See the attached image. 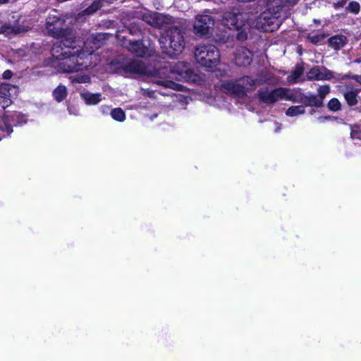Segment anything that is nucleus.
Returning a JSON list of instances; mask_svg holds the SVG:
<instances>
[{
  "mask_svg": "<svg viewBox=\"0 0 361 361\" xmlns=\"http://www.w3.org/2000/svg\"><path fill=\"white\" fill-rule=\"evenodd\" d=\"M155 23H154V27H161L165 25H168L171 23L172 18L171 16H165L164 14L156 13Z\"/></svg>",
  "mask_w": 361,
  "mask_h": 361,
  "instance_id": "obj_20",
  "label": "nucleus"
},
{
  "mask_svg": "<svg viewBox=\"0 0 361 361\" xmlns=\"http://www.w3.org/2000/svg\"><path fill=\"white\" fill-rule=\"evenodd\" d=\"M358 91L356 89L353 87L349 88L345 92H343V96L350 106H354L357 103V97Z\"/></svg>",
  "mask_w": 361,
  "mask_h": 361,
  "instance_id": "obj_18",
  "label": "nucleus"
},
{
  "mask_svg": "<svg viewBox=\"0 0 361 361\" xmlns=\"http://www.w3.org/2000/svg\"><path fill=\"white\" fill-rule=\"evenodd\" d=\"M329 44L334 49H339L346 44V37L343 35H336L329 39Z\"/></svg>",
  "mask_w": 361,
  "mask_h": 361,
  "instance_id": "obj_19",
  "label": "nucleus"
},
{
  "mask_svg": "<svg viewBox=\"0 0 361 361\" xmlns=\"http://www.w3.org/2000/svg\"><path fill=\"white\" fill-rule=\"evenodd\" d=\"M360 60H358V59H357V60H355V62H360Z\"/></svg>",
  "mask_w": 361,
  "mask_h": 361,
  "instance_id": "obj_41",
  "label": "nucleus"
},
{
  "mask_svg": "<svg viewBox=\"0 0 361 361\" xmlns=\"http://www.w3.org/2000/svg\"><path fill=\"white\" fill-rule=\"evenodd\" d=\"M123 46L128 49V51L140 57L150 56L153 51L152 47L144 45L139 41H127L123 42Z\"/></svg>",
  "mask_w": 361,
  "mask_h": 361,
  "instance_id": "obj_8",
  "label": "nucleus"
},
{
  "mask_svg": "<svg viewBox=\"0 0 361 361\" xmlns=\"http://www.w3.org/2000/svg\"><path fill=\"white\" fill-rule=\"evenodd\" d=\"M189 71V63L183 61L176 63L171 68V73L173 74L177 79L185 78L188 77Z\"/></svg>",
  "mask_w": 361,
  "mask_h": 361,
  "instance_id": "obj_14",
  "label": "nucleus"
},
{
  "mask_svg": "<svg viewBox=\"0 0 361 361\" xmlns=\"http://www.w3.org/2000/svg\"><path fill=\"white\" fill-rule=\"evenodd\" d=\"M214 26V20L209 15H197L193 24L194 32L198 36L207 35Z\"/></svg>",
  "mask_w": 361,
  "mask_h": 361,
  "instance_id": "obj_7",
  "label": "nucleus"
},
{
  "mask_svg": "<svg viewBox=\"0 0 361 361\" xmlns=\"http://www.w3.org/2000/svg\"><path fill=\"white\" fill-rule=\"evenodd\" d=\"M267 78L265 79H256L253 80L251 78L248 76L243 77L240 79V83L242 84L243 86H245V92L248 90H252L253 87L256 85H260L262 84L264 82L267 81Z\"/></svg>",
  "mask_w": 361,
  "mask_h": 361,
  "instance_id": "obj_17",
  "label": "nucleus"
},
{
  "mask_svg": "<svg viewBox=\"0 0 361 361\" xmlns=\"http://www.w3.org/2000/svg\"><path fill=\"white\" fill-rule=\"evenodd\" d=\"M345 3H346V0H338L336 2H334V4L336 7H337V6L341 7Z\"/></svg>",
  "mask_w": 361,
  "mask_h": 361,
  "instance_id": "obj_36",
  "label": "nucleus"
},
{
  "mask_svg": "<svg viewBox=\"0 0 361 361\" xmlns=\"http://www.w3.org/2000/svg\"><path fill=\"white\" fill-rule=\"evenodd\" d=\"M341 104L340 102L336 99H331L328 103V108L334 111H338L341 109Z\"/></svg>",
  "mask_w": 361,
  "mask_h": 361,
  "instance_id": "obj_30",
  "label": "nucleus"
},
{
  "mask_svg": "<svg viewBox=\"0 0 361 361\" xmlns=\"http://www.w3.org/2000/svg\"><path fill=\"white\" fill-rule=\"evenodd\" d=\"M253 18L249 13L226 12L224 14L223 23L229 29L241 30L237 35L238 39L247 38L246 30L252 27Z\"/></svg>",
  "mask_w": 361,
  "mask_h": 361,
  "instance_id": "obj_3",
  "label": "nucleus"
},
{
  "mask_svg": "<svg viewBox=\"0 0 361 361\" xmlns=\"http://www.w3.org/2000/svg\"><path fill=\"white\" fill-rule=\"evenodd\" d=\"M12 76V73L11 71H6L4 73H3V78H5V79H8L10 78Z\"/></svg>",
  "mask_w": 361,
  "mask_h": 361,
  "instance_id": "obj_37",
  "label": "nucleus"
},
{
  "mask_svg": "<svg viewBox=\"0 0 361 361\" xmlns=\"http://www.w3.org/2000/svg\"><path fill=\"white\" fill-rule=\"evenodd\" d=\"M111 115L113 117V118L118 121H123L126 118L124 111L120 108L112 110L111 112Z\"/></svg>",
  "mask_w": 361,
  "mask_h": 361,
  "instance_id": "obj_28",
  "label": "nucleus"
},
{
  "mask_svg": "<svg viewBox=\"0 0 361 361\" xmlns=\"http://www.w3.org/2000/svg\"><path fill=\"white\" fill-rule=\"evenodd\" d=\"M6 92H8L7 86L5 85H1L0 86V93H3L4 95H6Z\"/></svg>",
  "mask_w": 361,
  "mask_h": 361,
  "instance_id": "obj_38",
  "label": "nucleus"
},
{
  "mask_svg": "<svg viewBox=\"0 0 361 361\" xmlns=\"http://www.w3.org/2000/svg\"><path fill=\"white\" fill-rule=\"evenodd\" d=\"M156 13H145L135 12V17L141 18L142 20L148 23L149 25L154 27V23H155Z\"/></svg>",
  "mask_w": 361,
  "mask_h": 361,
  "instance_id": "obj_22",
  "label": "nucleus"
},
{
  "mask_svg": "<svg viewBox=\"0 0 361 361\" xmlns=\"http://www.w3.org/2000/svg\"><path fill=\"white\" fill-rule=\"evenodd\" d=\"M71 79L73 82H76L79 83H85L90 82V78L87 75H80L75 77H71Z\"/></svg>",
  "mask_w": 361,
  "mask_h": 361,
  "instance_id": "obj_33",
  "label": "nucleus"
},
{
  "mask_svg": "<svg viewBox=\"0 0 361 361\" xmlns=\"http://www.w3.org/2000/svg\"><path fill=\"white\" fill-rule=\"evenodd\" d=\"M6 130L8 134H10L13 131L12 128L10 126L6 127Z\"/></svg>",
  "mask_w": 361,
  "mask_h": 361,
  "instance_id": "obj_39",
  "label": "nucleus"
},
{
  "mask_svg": "<svg viewBox=\"0 0 361 361\" xmlns=\"http://www.w3.org/2000/svg\"><path fill=\"white\" fill-rule=\"evenodd\" d=\"M53 94L56 100L61 102L66 97V88L63 85H59L55 89Z\"/></svg>",
  "mask_w": 361,
  "mask_h": 361,
  "instance_id": "obj_23",
  "label": "nucleus"
},
{
  "mask_svg": "<svg viewBox=\"0 0 361 361\" xmlns=\"http://www.w3.org/2000/svg\"><path fill=\"white\" fill-rule=\"evenodd\" d=\"M31 29V25L28 23H16L13 25L5 24L0 27V33L6 35H19L28 32Z\"/></svg>",
  "mask_w": 361,
  "mask_h": 361,
  "instance_id": "obj_11",
  "label": "nucleus"
},
{
  "mask_svg": "<svg viewBox=\"0 0 361 361\" xmlns=\"http://www.w3.org/2000/svg\"><path fill=\"white\" fill-rule=\"evenodd\" d=\"M53 37L63 39L54 44L51 55L54 59V66L63 73H73L82 71L90 66V58L92 51L87 54L81 52L80 46H73L75 36L71 30H57Z\"/></svg>",
  "mask_w": 361,
  "mask_h": 361,
  "instance_id": "obj_1",
  "label": "nucleus"
},
{
  "mask_svg": "<svg viewBox=\"0 0 361 361\" xmlns=\"http://www.w3.org/2000/svg\"><path fill=\"white\" fill-rule=\"evenodd\" d=\"M245 86L240 83V80L225 82L221 86V89L224 92L237 96L244 95L245 94Z\"/></svg>",
  "mask_w": 361,
  "mask_h": 361,
  "instance_id": "obj_12",
  "label": "nucleus"
},
{
  "mask_svg": "<svg viewBox=\"0 0 361 361\" xmlns=\"http://www.w3.org/2000/svg\"><path fill=\"white\" fill-rule=\"evenodd\" d=\"M330 87L329 85H322L318 88L319 99H323L329 93Z\"/></svg>",
  "mask_w": 361,
  "mask_h": 361,
  "instance_id": "obj_31",
  "label": "nucleus"
},
{
  "mask_svg": "<svg viewBox=\"0 0 361 361\" xmlns=\"http://www.w3.org/2000/svg\"><path fill=\"white\" fill-rule=\"evenodd\" d=\"M196 61L202 66L212 68L220 62L218 49L212 44H203L196 47L195 51Z\"/></svg>",
  "mask_w": 361,
  "mask_h": 361,
  "instance_id": "obj_4",
  "label": "nucleus"
},
{
  "mask_svg": "<svg viewBox=\"0 0 361 361\" xmlns=\"http://www.w3.org/2000/svg\"><path fill=\"white\" fill-rule=\"evenodd\" d=\"M9 0H0V4H6Z\"/></svg>",
  "mask_w": 361,
  "mask_h": 361,
  "instance_id": "obj_40",
  "label": "nucleus"
},
{
  "mask_svg": "<svg viewBox=\"0 0 361 361\" xmlns=\"http://www.w3.org/2000/svg\"><path fill=\"white\" fill-rule=\"evenodd\" d=\"M252 54L245 47H240L236 50L235 61L238 66H245L252 62Z\"/></svg>",
  "mask_w": 361,
  "mask_h": 361,
  "instance_id": "obj_13",
  "label": "nucleus"
},
{
  "mask_svg": "<svg viewBox=\"0 0 361 361\" xmlns=\"http://www.w3.org/2000/svg\"><path fill=\"white\" fill-rule=\"evenodd\" d=\"M61 20L59 18L56 17H49L47 18V28L49 30V32L53 36V32H56L57 30H63L62 28H57L54 27L53 28L51 27V25H53L54 23H60ZM66 30H68V28Z\"/></svg>",
  "mask_w": 361,
  "mask_h": 361,
  "instance_id": "obj_26",
  "label": "nucleus"
},
{
  "mask_svg": "<svg viewBox=\"0 0 361 361\" xmlns=\"http://www.w3.org/2000/svg\"><path fill=\"white\" fill-rule=\"evenodd\" d=\"M298 0H266L267 11L272 12L275 15H280V11L283 9L289 8L293 6Z\"/></svg>",
  "mask_w": 361,
  "mask_h": 361,
  "instance_id": "obj_10",
  "label": "nucleus"
},
{
  "mask_svg": "<svg viewBox=\"0 0 361 361\" xmlns=\"http://www.w3.org/2000/svg\"><path fill=\"white\" fill-rule=\"evenodd\" d=\"M258 97L261 102L267 104H274L279 99L290 101L297 100V99L293 97V94L289 90L282 87L276 88L274 90L262 88L258 91Z\"/></svg>",
  "mask_w": 361,
  "mask_h": 361,
  "instance_id": "obj_5",
  "label": "nucleus"
},
{
  "mask_svg": "<svg viewBox=\"0 0 361 361\" xmlns=\"http://www.w3.org/2000/svg\"><path fill=\"white\" fill-rule=\"evenodd\" d=\"M123 70L128 73H143L145 71V66L141 61L133 60L126 64Z\"/></svg>",
  "mask_w": 361,
  "mask_h": 361,
  "instance_id": "obj_16",
  "label": "nucleus"
},
{
  "mask_svg": "<svg viewBox=\"0 0 361 361\" xmlns=\"http://www.w3.org/2000/svg\"><path fill=\"white\" fill-rule=\"evenodd\" d=\"M293 97L297 99L296 101H294L295 102H301L305 106L321 107L323 105L322 100L319 99V98L314 94L307 96L300 95L298 97L293 95Z\"/></svg>",
  "mask_w": 361,
  "mask_h": 361,
  "instance_id": "obj_15",
  "label": "nucleus"
},
{
  "mask_svg": "<svg viewBox=\"0 0 361 361\" xmlns=\"http://www.w3.org/2000/svg\"><path fill=\"white\" fill-rule=\"evenodd\" d=\"M303 68L301 66H297L294 71L288 77L290 82H295L300 76L302 74Z\"/></svg>",
  "mask_w": 361,
  "mask_h": 361,
  "instance_id": "obj_27",
  "label": "nucleus"
},
{
  "mask_svg": "<svg viewBox=\"0 0 361 361\" xmlns=\"http://www.w3.org/2000/svg\"><path fill=\"white\" fill-rule=\"evenodd\" d=\"M101 35H99L97 36H91L90 38L87 39L85 42H84L85 45L87 47L90 43H92L94 44L93 47H90L92 49L94 48L97 49L99 47V39L98 37H100Z\"/></svg>",
  "mask_w": 361,
  "mask_h": 361,
  "instance_id": "obj_29",
  "label": "nucleus"
},
{
  "mask_svg": "<svg viewBox=\"0 0 361 361\" xmlns=\"http://www.w3.org/2000/svg\"><path fill=\"white\" fill-rule=\"evenodd\" d=\"M81 97L87 104H96L102 100L100 94L83 93Z\"/></svg>",
  "mask_w": 361,
  "mask_h": 361,
  "instance_id": "obj_21",
  "label": "nucleus"
},
{
  "mask_svg": "<svg viewBox=\"0 0 361 361\" xmlns=\"http://www.w3.org/2000/svg\"><path fill=\"white\" fill-rule=\"evenodd\" d=\"M347 9L355 14H357L360 11V4L356 1H351L349 3Z\"/></svg>",
  "mask_w": 361,
  "mask_h": 361,
  "instance_id": "obj_32",
  "label": "nucleus"
},
{
  "mask_svg": "<svg viewBox=\"0 0 361 361\" xmlns=\"http://www.w3.org/2000/svg\"><path fill=\"white\" fill-rule=\"evenodd\" d=\"M161 47L170 57L180 54L185 47L184 33L178 27L169 28L159 39Z\"/></svg>",
  "mask_w": 361,
  "mask_h": 361,
  "instance_id": "obj_2",
  "label": "nucleus"
},
{
  "mask_svg": "<svg viewBox=\"0 0 361 361\" xmlns=\"http://www.w3.org/2000/svg\"><path fill=\"white\" fill-rule=\"evenodd\" d=\"M11 104V100L3 95H0V107L2 109H5L6 107L8 106Z\"/></svg>",
  "mask_w": 361,
  "mask_h": 361,
  "instance_id": "obj_34",
  "label": "nucleus"
},
{
  "mask_svg": "<svg viewBox=\"0 0 361 361\" xmlns=\"http://www.w3.org/2000/svg\"><path fill=\"white\" fill-rule=\"evenodd\" d=\"M334 77V73L324 66H314L307 73V78L310 80H329Z\"/></svg>",
  "mask_w": 361,
  "mask_h": 361,
  "instance_id": "obj_9",
  "label": "nucleus"
},
{
  "mask_svg": "<svg viewBox=\"0 0 361 361\" xmlns=\"http://www.w3.org/2000/svg\"><path fill=\"white\" fill-rule=\"evenodd\" d=\"M280 15H275L267 10L252 21V27L264 32H273L281 23Z\"/></svg>",
  "mask_w": 361,
  "mask_h": 361,
  "instance_id": "obj_6",
  "label": "nucleus"
},
{
  "mask_svg": "<svg viewBox=\"0 0 361 361\" xmlns=\"http://www.w3.org/2000/svg\"><path fill=\"white\" fill-rule=\"evenodd\" d=\"M305 113V108L303 106H290L286 111V115L289 116H295Z\"/></svg>",
  "mask_w": 361,
  "mask_h": 361,
  "instance_id": "obj_24",
  "label": "nucleus"
},
{
  "mask_svg": "<svg viewBox=\"0 0 361 361\" xmlns=\"http://www.w3.org/2000/svg\"><path fill=\"white\" fill-rule=\"evenodd\" d=\"M102 6V0L94 1L88 8L83 11L85 15L92 14Z\"/></svg>",
  "mask_w": 361,
  "mask_h": 361,
  "instance_id": "obj_25",
  "label": "nucleus"
},
{
  "mask_svg": "<svg viewBox=\"0 0 361 361\" xmlns=\"http://www.w3.org/2000/svg\"><path fill=\"white\" fill-rule=\"evenodd\" d=\"M345 78H353L357 82L361 85V75H345L342 76V79Z\"/></svg>",
  "mask_w": 361,
  "mask_h": 361,
  "instance_id": "obj_35",
  "label": "nucleus"
}]
</instances>
